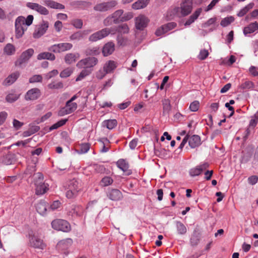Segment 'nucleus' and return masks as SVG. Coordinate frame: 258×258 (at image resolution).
Returning a JSON list of instances; mask_svg holds the SVG:
<instances>
[{
	"instance_id": "nucleus-1",
	"label": "nucleus",
	"mask_w": 258,
	"mask_h": 258,
	"mask_svg": "<svg viewBox=\"0 0 258 258\" xmlns=\"http://www.w3.org/2000/svg\"><path fill=\"white\" fill-rule=\"evenodd\" d=\"M34 17L32 15H28L26 18L23 16L18 17L15 20V36L17 39L21 38L27 27L30 26L33 21Z\"/></svg>"
},
{
	"instance_id": "nucleus-2",
	"label": "nucleus",
	"mask_w": 258,
	"mask_h": 258,
	"mask_svg": "<svg viewBox=\"0 0 258 258\" xmlns=\"http://www.w3.org/2000/svg\"><path fill=\"white\" fill-rule=\"evenodd\" d=\"M117 31L118 29L115 27L104 28L91 34L89 40L92 42H95L107 36L109 34H114Z\"/></svg>"
},
{
	"instance_id": "nucleus-3",
	"label": "nucleus",
	"mask_w": 258,
	"mask_h": 258,
	"mask_svg": "<svg viewBox=\"0 0 258 258\" xmlns=\"http://www.w3.org/2000/svg\"><path fill=\"white\" fill-rule=\"evenodd\" d=\"M98 62L97 58L94 57H89L81 59L77 63V67L79 68L90 69H92L93 67L96 66Z\"/></svg>"
},
{
	"instance_id": "nucleus-4",
	"label": "nucleus",
	"mask_w": 258,
	"mask_h": 258,
	"mask_svg": "<svg viewBox=\"0 0 258 258\" xmlns=\"http://www.w3.org/2000/svg\"><path fill=\"white\" fill-rule=\"evenodd\" d=\"M52 227L58 231L69 232L71 230V226L68 222L62 219H56L51 222Z\"/></svg>"
},
{
	"instance_id": "nucleus-5",
	"label": "nucleus",
	"mask_w": 258,
	"mask_h": 258,
	"mask_svg": "<svg viewBox=\"0 0 258 258\" xmlns=\"http://www.w3.org/2000/svg\"><path fill=\"white\" fill-rule=\"evenodd\" d=\"M117 4V2L114 0L102 2L96 4L94 7V10L100 12H106L114 8Z\"/></svg>"
},
{
	"instance_id": "nucleus-6",
	"label": "nucleus",
	"mask_w": 258,
	"mask_h": 258,
	"mask_svg": "<svg viewBox=\"0 0 258 258\" xmlns=\"http://www.w3.org/2000/svg\"><path fill=\"white\" fill-rule=\"evenodd\" d=\"M73 47V44L71 43H60L51 45L48 48L50 51L54 53H60L71 50Z\"/></svg>"
},
{
	"instance_id": "nucleus-7",
	"label": "nucleus",
	"mask_w": 258,
	"mask_h": 258,
	"mask_svg": "<svg viewBox=\"0 0 258 258\" xmlns=\"http://www.w3.org/2000/svg\"><path fill=\"white\" fill-rule=\"evenodd\" d=\"M48 23L43 21L40 24L36 26L34 32L33 34V37L39 38L41 37L47 31L48 28Z\"/></svg>"
},
{
	"instance_id": "nucleus-8",
	"label": "nucleus",
	"mask_w": 258,
	"mask_h": 258,
	"mask_svg": "<svg viewBox=\"0 0 258 258\" xmlns=\"http://www.w3.org/2000/svg\"><path fill=\"white\" fill-rule=\"evenodd\" d=\"M177 26L175 22H169L163 25L157 29L155 31V35L157 36H161L168 32L169 31L173 29Z\"/></svg>"
},
{
	"instance_id": "nucleus-9",
	"label": "nucleus",
	"mask_w": 258,
	"mask_h": 258,
	"mask_svg": "<svg viewBox=\"0 0 258 258\" xmlns=\"http://www.w3.org/2000/svg\"><path fill=\"white\" fill-rule=\"evenodd\" d=\"M149 22V19L144 15H140L135 18L136 28L140 30L147 27Z\"/></svg>"
},
{
	"instance_id": "nucleus-10",
	"label": "nucleus",
	"mask_w": 258,
	"mask_h": 258,
	"mask_svg": "<svg viewBox=\"0 0 258 258\" xmlns=\"http://www.w3.org/2000/svg\"><path fill=\"white\" fill-rule=\"evenodd\" d=\"M26 6L42 15H47L49 14L48 10L44 7L35 3H27Z\"/></svg>"
},
{
	"instance_id": "nucleus-11",
	"label": "nucleus",
	"mask_w": 258,
	"mask_h": 258,
	"mask_svg": "<svg viewBox=\"0 0 258 258\" xmlns=\"http://www.w3.org/2000/svg\"><path fill=\"white\" fill-rule=\"evenodd\" d=\"M77 108V104L75 102L68 101L64 107L62 108L59 112L60 116H63L64 114H70L75 111Z\"/></svg>"
},
{
	"instance_id": "nucleus-12",
	"label": "nucleus",
	"mask_w": 258,
	"mask_h": 258,
	"mask_svg": "<svg viewBox=\"0 0 258 258\" xmlns=\"http://www.w3.org/2000/svg\"><path fill=\"white\" fill-rule=\"evenodd\" d=\"M83 213V208L80 206L73 205L68 209V215L73 218L82 216Z\"/></svg>"
},
{
	"instance_id": "nucleus-13",
	"label": "nucleus",
	"mask_w": 258,
	"mask_h": 258,
	"mask_svg": "<svg viewBox=\"0 0 258 258\" xmlns=\"http://www.w3.org/2000/svg\"><path fill=\"white\" fill-rule=\"evenodd\" d=\"M177 10H180L181 14L184 16L188 15L192 10V4L190 0H184L180 5V8H177Z\"/></svg>"
},
{
	"instance_id": "nucleus-14",
	"label": "nucleus",
	"mask_w": 258,
	"mask_h": 258,
	"mask_svg": "<svg viewBox=\"0 0 258 258\" xmlns=\"http://www.w3.org/2000/svg\"><path fill=\"white\" fill-rule=\"evenodd\" d=\"M91 32V30L89 29L76 32L70 35V40L73 42L79 41L83 39L84 36L90 34Z\"/></svg>"
},
{
	"instance_id": "nucleus-15",
	"label": "nucleus",
	"mask_w": 258,
	"mask_h": 258,
	"mask_svg": "<svg viewBox=\"0 0 258 258\" xmlns=\"http://www.w3.org/2000/svg\"><path fill=\"white\" fill-rule=\"evenodd\" d=\"M29 241L30 245L34 248L43 249L45 247L43 240L36 235L31 236Z\"/></svg>"
},
{
	"instance_id": "nucleus-16",
	"label": "nucleus",
	"mask_w": 258,
	"mask_h": 258,
	"mask_svg": "<svg viewBox=\"0 0 258 258\" xmlns=\"http://www.w3.org/2000/svg\"><path fill=\"white\" fill-rule=\"evenodd\" d=\"M208 167L209 164L208 163H204L202 164L190 169L189 171V175L192 177L199 175L204 170L208 168Z\"/></svg>"
},
{
	"instance_id": "nucleus-17",
	"label": "nucleus",
	"mask_w": 258,
	"mask_h": 258,
	"mask_svg": "<svg viewBox=\"0 0 258 258\" xmlns=\"http://www.w3.org/2000/svg\"><path fill=\"white\" fill-rule=\"evenodd\" d=\"M41 95V92L38 88H33L29 90L25 95L26 100H35L38 99Z\"/></svg>"
},
{
	"instance_id": "nucleus-18",
	"label": "nucleus",
	"mask_w": 258,
	"mask_h": 258,
	"mask_svg": "<svg viewBox=\"0 0 258 258\" xmlns=\"http://www.w3.org/2000/svg\"><path fill=\"white\" fill-rule=\"evenodd\" d=\"M117 166L126 175H129L132 171L128 169V164L124 159H119L116 162Z\"/></svg>"
},
{
	"instance_id": "nucleus-19",
	"label": "nucleus",
	"mask_w": 258,
	"mask_h": 258,
	"mask_svg": "<svg viewBox=\"0 0 258 258\" xmlns=\"http://www.w3.org/2000/svg\"><path fill=\"white\" fill-rule=\"evenodd\" d=\"M20 76V73L18 72H15L9 75L4 81L3 84L5 86H10L13 84Z\"/></svg>"
},
{
	"instance_id": "nucleus-20",
	"label": "nucleus",
	"mask_w": 258,
	"mask_h": 258,
	"mask_svg": "<svg viewBox=\"0 0 258 258\" xmlns=\"http://www.w3.org/2000/svg\"><path fill=\"white\" fill-rule=\"evenodd\" d=\"M115 50V45L112 42L105 44L102 48V53L104 56L111 54Z\"/></svg>"
},
{
	"instance_id": "nucleus-21",
	"label": "nucleus",
	"mask_w": 258,
	"mask_h": 258,
	"mask_svg": "<svg viewBox=\"0 0 258 258\" xmlns=\"http://www.w3.org/2000/svg\"><path fill=\"white\" fill-rule=\"evenodd\" d=\"M48 207V205L44 201H40L36 205V209L37 212L41 215L46 214Z\"/></svg>"
},
{
	"instance_id": "nucleus-22",
	"label": "nucleus",
	"mask_w": 258,
	"mask_h": 258,
	"mask_svg": "<svg viewBox=\"0 0 258 258\" xmlns=\"http://www.w3.org/2000/svg\"><path fill=\"white\" fill-rule=\"evenodd\" d=\"M117 67V63L113 60H108L104 64L103 68L107 74L112 73Z\"/></svg>"
},
{
	"instance_id": "nucleus-23",
	"label": "nucleus",
	"mask_w": 258,
	"mask_h": 258,
	"mask_svg": "<svg viewBox=\"0 0 258 258\" xmlns=\"http://www.w3.org/2000/svg\"><path fill=\"white\" fill-rule=\"evenodd\" d=\"M73 243L71 238H67L59 241L57 244V247L61 250H65L70 247Z\"/></svg>"
},
{
	"instance_id": "nucleus-24",
	"label": "nucleus",
	"mask_w": 258,
	"mask_h": 258,
	"mask_svg": "<svg viewBox=\"0 0 258 258\" xmlns=\"http://www.w3.org/2000/svg\"><path fill=\"white\" fill-rule=\"evenodd\" d=\"M188 145L191 148H195L201 145V138L198 135L189 136Z\"/></svg>"
},
{
	"instance_id": "nucleus-25",
	"label": "nucleus",
	"mask_w": 258,
	"mask_h": 258,
	"mask_svg": "<svg viewBox=\"0 0 258 258\" xmlns=\"http://www.w3.org/2000/svg\"><path fill=\"white\" fill-rule=\"evenodd\" d=\"M258 29V23L256 22L251 23L243 29V34L247 36L249 34L253 33Z\"/></svg>"
},
{
	"instance_id": "nucleus-26",
	"label": "nucleus",
	"mask_w": 258,
	"mask_h": 258,
	"mask_svg": "<svg viewBox=\"0 0 258 258\" xmlns=\"http://www.w3.org/2000/svg\"><path fill=\"white\" fill-rule=\"evenodd\" d=\"M108 198L112 201H119L122 198L121 192L118 189H112L108 194Z\"/></svg>"
},
{
	"instance_id": "nucleus-27",
	"label": "nucleus",
	"mask_w": 258,
	"mask_h": 258,
	"mask_svg": "<svg viewBox=\"0 0 258 258\" xmlns=\"http://www.w3.org/2000/svg\"><path fill=\"white\" fill-rule=\"evenodd\" d=\"M45 5L48 7L55 9H64V6L52 0H44Z\"/></svg>"
},
{
	"instance_id": "nucleus-28",
	"label": "nucleus",
	"mask_w": 258,
	"mask_h": 258,
	"mask_svg": "<svg viewBox=\"0 0 258 258\" xmlns=\"http://www.w3.org/2000/svg\"><path fill=\"white\" fill-rule=\"evenodd\" d=\"M34 53V50L29 48L24 51L20 56V63H22L28 60Z\"/></svg>"
},
{
	"instance_id": "nucleus-29",
	"label": "nucleus",
	"mask_w": 258,
	"mask_h": 258,
	"mask_svg": "<svg viewBox=\"0 0 258 258\" xmlns=\"http://www.w3.org/2000/svg\"><path fill=\"white\" fill-rule=\"evenodd\" d=\"M149 0H139L132 5L134 10H139L145 8L149 4Z\"/></svg>"
},
{
	"instance_id": "nucleus-30",
	"label": "nucleus",
	"mask_w": 258,
	"mask_h": 258,
	"mask_svg": "<svg viewBox=\"0 0 258 258\" xmlns=\"http://www.w3.org/2000/svg\"><path fill=\"white\" fill-rule=\"evenodd\" d=\"M68 188L71 189L74 192L78 193L81 190V184L79 182L75 179L71 180L69 183Z\"/></svg>"
},
{
	"instance_id": "nucleus-31",
	"label": "nucleus",
	"mask_w": 258,
	"mask_h": 258,
	"mask_svg": "<svg viewBox=\"0 0 258 258\" xmlns=\"http://www.w3.org/2000/svg\"><path fill=\"white\" fill-rule=\"evenodd\" d=\"M79 56L78 53H68L64 57L65 62L68 64H72L76 61Z\"/></svg>"
},
{
	"instance_id": "nucleus-32",
	"label": "nucleus",
	"mask_w": 258,
	"mask_h": 258,
	"mask_svg": "<svg viewBox=\"0 0 258 258\" xmlns=\"http://www.w3.org/2000/svg\"><path fill=\"white\" fill-rule=\"evenodd\" d=\"M4 53L7 55H12L16 52V48L15 46L11 43H8L4 47Z\"/></svg>"
},
{
	"instance_id": "nucleus-33",
	"label": "nucleus",
	"mask_w": 258,
	"mask_h": 258,
	"mask_svg": "<svg viewBox=\"0 0 258 258\" xmlns=\"http://www.w3.org/2000/svg\"><path fill=\"white\" fill-rule=\"evenodd\" d=\"M123 11L122 10H118L114 12L111 17L113 19V23L115 24L119 23L121 22V20L122 15L123 14Z\"/></svg>"
},
{
	"instance_id": "nucleus-34",
	"label": "nucleus",
	"mask_w": 258,
	"mask_h": 258,
	"mask_svg": "<svg viewBox=\"0 0 258 258\" xmlns=\"http://www.w3.org/2000/svg\"><path fill=\"white\" fill-rule=\"evenodd\" d=\"M55 58V55L53 54L48 52H42L37 55V59L38 60L46 59L50 60H54Z\"/></svg>"
},
{
	"instance_id": "nucleus-35",
	"label": "nucleus",
	"mask_w": 258,
	"mask_h": 258,
	"mask_svg": "<svg viewBox=\"0 0 258 258\" xmlns=\"http://www.w3.org/2000/svg\"><path fill=\"white\" fill-rule=\"evenodd\" d=\"M117 121L115 119L105 120L102 122V126L109 130H112L117 125Z\"/></svg>"
},
{
	"instance_id": "nucleus-36",
	"label": "nucleus",
	"mask_w": 258,
	"mask_h": 258,
	"mask_svg": "<svg viewBox=\"0 0 258 258\" xmlns=\"http://www.w3.org/2000/svg\"><path fill=\"white\" fill-rule=\"evenodd\" d=\"M200 240V233L195 230L193 232V233L191 235V236L190 239V243L191 245L192 246H196L197 245Z\"/></svg>"
},
{
	"instance_id": "nucleus-37",
	"label": "nucleus",
	"mask_w": 258,
	"mask_h": 258,
	"mask_svg": "<svg viewBox=\"0 0 258 258\" xmlns=\"http://www.w3.org/2000/svg\"><path fill=\"white\" fill-rule=\"evenodd\" d=\"M48 189V185L46 183L41 184L35 186V192L37 195H42L45 193Z\"/></svg>"
},
{
	"instance_id": "nucleus-38",
	"label": "nucleus",
	"mask_w": 258,
	"mask_h": 258,
	"mask_svg": "<svg viewBox=\"0 0 258 258\" xmlns=\"http://www.w3.org/2000/svg\"><path fill=\"white\" fill-rule=\"evenodd\" d=\"M176 228L177 233L179 235H184L187 232L186 226L181 222H176Z\"/></svg>"
},
{
	"instance_id": "nucleus-39",
	"label": "nucleus",
	"mask_w": 258,
	"mask_h": 258,
	"mask_svg": "<svg viewBox=\"0 0 258 258\" xmlns=\"http://www.w3.org/2000/svg\"><path fill=\"white\" fill-rule=\"evenodd\" d=\"M34 182L35 186L45 183L43 181V175L41 173L38 172L34 174Z\"/></svg>"
},
{
	"instance_id": "nucleus-40",
	"label": "nucleus",
	"mask_w": 258,
	"mask_h": 258,
	"mask_svg": "<svg viewBox=\"0 0 258 258\" xmlns=\"http://www.w3.org/2000/svg\"><path fill=\"white\" fill-rule=\"evenodd\" d=\"M92 72V69H83L78 77L76 78V81H79L85 78L86 77L89 76Z\"/></svg>"
},
{
	"instance_id": "nucleus-41",
	"label": "nucleus",
	"mask_w": 258,
	"mask_h": 258,
	"mask_svg": "<svg viewBox=\"0 0 258 258\" xmlns=\"http://www.w3.org/2000/svg\"><path fill=\"white\" fill-rule=\"evenodd\" d=\"M100 52V49L97 46L88 48L85 51L87 55H97Z\"/></svg>"
},
{
	"instance_id": "nucleus-42",
	"label": "nucleus",
	"mask_w": 258,
	"mask_h": 258,
	"mask_svg": "<svg viewBox=\"0 0 258 258\" xmlns=\"http://www.w3.org/2000/svg\"><path fill=\"white\" fill-rule=\"evenodd\" d=\"M234 20L235 19L233 16L227 17L221 20L220 25L223 27H227L233 22Z\"/></svg>"
},
{
	"instance_id": "nucleus-43",
	"label": "nucleus",
	"mask_w": 258,
	"mask_h": 258,
	"mask_svg": "<svg viewBox=\"0 0 258 258\" xmlns=\"http://www.w3.org/2000/svg\"><path fill=\"white\" fill-rule=\"evenodd\" d=\"M113 180L110 176H105L101 180L100 185L102 186H107L113 183Z\"/></svg>"
},
{
	"instance_id": "nucleus-44",
	"label": "nucleus",
	"mask_w": 258,
	"mask_h": 258,
	"mask_svg": "<svg viewBox=\"0 0 258 258\" xmlns=\"http://www.w3.org/2000/svg\"><path fill=\"white\" fill-rule=\"evenodd\" d=\"M39 127L38 126H35L32 128H29L28 131H25L23 133V137H27L30 136L33 134L38 131Z\"/></svg>"
},
{
	"instance_id": "nucleus-45",
	"label": "nucleus",
	"mask_w": 258,
	"mask_h": 258,
	"mask_svg": "<svg viewBox=\"0 0 258 258\" xmlns=\"http://www.w3.org/2000/svg\"><path fill=\"white\" fill-rule=\"evenodd\" d=\"M253 4H249L244 7L243 9L240 10V11L237 14V16L238 17H242L244 15H245L253 7Z\"/></svg>"
},
{
	"instance_id": "nucleus-46",
	"label": "nucleus",
	"mask_w": 258,
	"mask_h": 258,
	"mask_svg": "<svg viewBox=\"0 0 258 258\" xmlns=\"http://www.w3.org/2000/svg\"><path fill=\"white\" fill-rule=\"evenodd\" d=\"M254 85L253 82L250 81H246L242 83L240 86V88L243 90L252 89L254 88Z\"/></svg>"
},
{
	"instance_id": "nucleus-47",
	"label": "nucleus",
	"mask_w": 258,
	"mask_h": 258,
	"mask_svg": "<svg viewBox=\"0 0 258 258\" xmlns=\"http://www.w3.org/2000/svg\"><path fill=\"white\" fill-rule=\"evenodd\" d=\"M102 143V148L100 152L102 153H106L109 150V147L106 146V144L109 143V140L106 138H103L99 140Z\"/></svg>"
},
{
	"instance_id": "nucleus-48",
	"label": "nucleus",
	"mask_w": 258,
	"mask_h": 258,
	"mask_svg": "<svg viewBox=\"0 0 258 258\" xmlns=\"http://www.w3.org/2000/svg\"><path fill=\"white\" fill-rule=\"evenodd\" d=\"M67 120H68L67 119H61L60 120L57 121L56 123L51 126L49 128V130L52 131L58 128V127L64 125Z\"/></svg>"
},
{
	"instance_id": "nucleus-49",
	"label": "nucleus",
	"mask_w": 258,
	"mask_h": 258,
	"mask_svg": "<svg viewBox=\"0 0 258 258\" xmlns=\"http://www.w3.org/2000/svg\"><path fill=\"white\" fill-rule=\"evenodd\" d=\"M73 69L71 68H68L63 70L60 74L61 78H67L69 77L73 73Z\"/></svg>"
},
{
	"instance_id": "nucleus-50",
	"label": "nucleus",
	"mask_w": 258,
	"mask_h": 258,
	"mask_svg": "<svg viewBox=\"0 0 258 258\" xmlns=\"http://www.w3.org/2000/svg\"><path fill=\"white\" fill-rule=\"evenodd\" d=\"M171 106L170 104L169 100L165 99L163 101V113H168L169 111L170 110Z\"/></svg>"
},
{
	"instance_id": "nucleus-51",
	"label": "nucleus",
	"mask_w": 258,
	"mask_h": 258,
	"mask_svg": "<svg viewBox=\"0 0 258 258\" xmlns=\"http://www.w3.org/2000/svg\"><path fill=\"white\" fill-rule=\"evenodd\" d=\"M19 95L14 93H11L8 94L7 96L6 99L8 102L12 103L16 101L19 98Z\"/></svg>"
},
{
	"instance_id": "nucleus-52",
	"label": "nucleus",
	"mask_w": 258,
	"mask_h": 258,
	"mask_svg": "<svg viewBox=\"0 0 258 258\" xmlns=\"http://www.w3.org/2000/svg\"><path fill=\"white\" fill-rule=\"evenodd\" d=\"M90 149L89 144L85 143L81 145L80 148L78 151L80 154H85L87 153Z\"/></svg>"
},
{
	"instance_id": "nucleus-53",
	"label": "nucleus",
	"mask_w": 258,
	"mask_h": 258,
	"mask_svg": "<svg viewBox=\"0 0 258 258\" xmlns=\"http://www.w3.org/2000/svg\"><path fill=\"white\" fill-rule=\"evenodd\" d=\"M71 23L77 29H81L82 28L83 21L81 19H74L72 21Z\"/></svg>"
},
{
	"instance_id": "nucleus-54",
	"label": "nucleus",
	"mask_w": 258,
	"mask_h": 258,
	"mask_svg": "<svg viewBox=\"0 0 258 258\" xmlns=\"http://www.w3.org/2000/svg\"><path fill=\"white\" fill-rule=\"evenodd\" d=\"M107 74L104 68L100 69L96 73V77L99 80L102 79Z\"/></svg>"
},
{
	"instance_id": "nucleus-55",
	"label": "nucleus",
	"mask_w": 258,
	"mask_h": 258,
	"mask_svg": "<svg viewBox=\"0 0 258 258\" xmlns=\"http://www.w3.org/2000/svg\"><path fill=\"white\" fill-rule=\"evenodd\" d=\"M200 103L198 101H194L190 103L189 105V109L191 111H197L199 108Z\"/></svg>"
},
{
	"instance_id": "nucleus-56",
	"label": "nucleus",
	"mask_w": 258,
	"mask_h": 258,
	"mask_svg": "<svg viewBox=\"0 0 258 258\" xmlns=\"http://www.w3.org/2000/svg\"><path fill=\"white\" fill-rule=\"evenodd\" d=\"M258 121V111L252 117V119L249 122V126L254 127L256 125Z\"/></svg>"
},
{
	"instance_id": "nucleus-57",
	"label": "nucleus",
	"mask_w": 258,
	"mask_h": 258,
	"mask_svg": "<svg viewBox=\"0 0 258 258\" xmlns=\"http://www.w3.org/2000/svg\"><path fill=\"white\" fill-rule=\"evenodd\" d=\"M48 87L49 89H59L63 87V84L61 82L54 83L52 82L48 84Z\"/></svg>"
},
{
	"instance_id": "nucleus-58",
	"label": "nucleus",
	"mask_w": 258,
	"mask_h": 258,
	"mask_svg": "<svg viewBox=\"0 0 258 258\" xmlns=\"http://www.w3.org/2000/svg\"><path fill=\"white\" fill-rule=\"evenodd\" d=\"M133 17V15L132 13L127 12L122 14L121 17V22L128 21L131 19Z\"/></svg>"
},
{
	"instance_id": "nucleus-59",
	"label": "nucleus",
	"mask_w": 258,
	"mask_h": 258,
	"mask_svg": "<svg viewBox=\"0 0 258 258\" xmlns=\"http://www.w3.org/2000/svg\"><path fill=\"white\" fill-rule=\"evenodd\" d=\"M42 77L41 75H34L29 79V82L31 83L41 82Z\"/></svg>"
},
{
	"instance_id": "nucleus-60",
	"label": "nucleus",
	"mask_w": 258,
	"mask_h": 258,
	"mask_svg": "<svg viewBox=\"0 0 258 258\" xmlns=\"http://www.w3.org/2000/svg\"><path fill=\"white\" fill-rule=\"evenodd\" d=\"M118 31L122 33H127L129 31L128 26L126 24L120 25L118 28Z\"/></svg>"
},
{
	"instance_id": "nucleus-61",
	"label": "nucleus",
	"mask_w": 258,
	"mask_h": 258,
	"mask_svg": "<svg viewBox=\"0 0 258 258\" xmlns=\"http://www.w3.org/2000/svg\"><path fill=\"white\" fill-rule=\"evenodd\" d=\"M209 55V52L206 49H202L201 50L198 57L201 60L205 59Z\"/></svg>"
},
{
	"instance_id": "nucleus-62",
	"label": "nucleus",
	"mask_w": 258,
	"mask_h": 258,
	"mask_svg": "<svg viewBox=\"0 0 258 258\" xmlns=\"http://www.w3.org/2000/svg\"><path fill=\"white\" fill-rule=\"evenodd\" d=\"M249 73L253 77L258 76V68L254 66H251L249 69Z\"/></svg>"
},
{
	"instance_id": "nucleus-63",
	"label": "nucleus",
	"mask_w": 258,
	"mask_h": 258,
	"mask_svg": "<svg viewBox=\"0 0 258 258\" xmlns=\"http://www.w3.org/2000/svg\"><path fill=\"white\" fill-rule=\"evenodd\" d=\"M219 0H212L210 4L205 9L206 12L209 11L213 9L215 6L219 2Z\"/></svg>"
},
{
	"instance_id": "nucleus-64",
	"label": "nucleus",
	"mask_w": 258,
	"mask_h": 258,
	"mask_svg": "<svg viewBox=\"0 0 258 258\" xmlns=\"http://www.w3.org/2000/svg\"><path fill=\"white\" fill-rule=\"evenodd\" d=\"M258 177L256 175H252L248 177V182L250 184L254 185L257 183Z\"/></svg>"
}]
</instances>
